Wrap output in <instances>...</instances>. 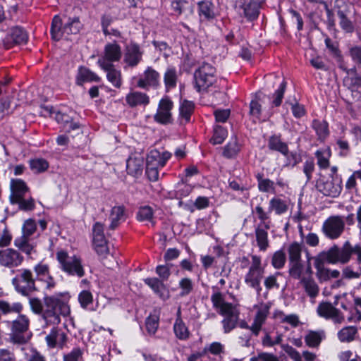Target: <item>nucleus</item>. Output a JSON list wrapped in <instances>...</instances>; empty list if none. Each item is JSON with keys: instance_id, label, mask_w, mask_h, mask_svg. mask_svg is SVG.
<instances>
[{"instance_id": "obj_46", "label": "nucleus", "mask_w": 361, "mask_h": 361, "mask_svg": "<svg viewBox=\"0 0 361 361\" xmlns=\"http://www.w3.org/2000/svg\"><path fill=\"white\" fill-rule=\"evenodd\" d=\"M283 336L276 332L275 336H272L270 332L265 331L264 335L262 338V344L264 347H273L275 345L280 344L282 342Z\"/></svg>"}, {"instance_id": "obj_24", "label": "nucleus", "mask_w": 361, "mask_h": 361, "mask_svg": "<svg viewBox=\"0 0 361 361\" xmlns=\"http://www.w3.org/2000/svg\"><path fill=\"white\" fill-rule=\"evenodd\" d=\"M213 307L218 310L220 314H225L231 310L235 308L233 304L227 302L224 300L223 294L219 291L215 292L211 296Z\"/></svg>"}, {"instance_id": "obj_10", "label": "nucleus", "mask_w": 361, "mask_h": 361, "mask_svg": "<svg viewBox=\"0 0 361 361\" xmlns=\"http://www.w3.org/2000/svg\"><path fill=\"white\" fill-rule=\"evenodd\" d=\"M345 230V221L343 216L336 215L329 216L324 222L322 231L324 235L331 239L335 240L341 236Z\"/></svg>"}, {"instance_id": "obj_8", "label": "nucleus", "mask_w": 361, "mask_h": 361, "mask_svg": "<svg viewBox=\"0 0 361 361\" xmlns=\"http://www.w3.org/2000/svg\"><path fill=\"white\" fill-rule=\"evenodd\" d=\"M216 70L211 64L202 63L195 71V86L198 92L207 90L216 81Z\"/></svg>"}, {"instance_id": "obj_2", "label": "nucleus", "mask_w": 361, "mask_h": 361, "mask_svg": "<svg viewBox=\"0 0 361 361\" xmlns=\"http://www.w3.org/2000/svg\"><path fill=\"white\" fill-rule=\"evenodd\" d=\"M69 312L68 305L60 299L54 297L44 298L42 317L47 324H57L61 322L60 315L66 316Z\"/></svg>"}, {"instance_id": "obj_17", "label": "nucleus", "mask_w": 361, "mask_h": 361, "mask_svg": "<svg viewBox=\"0 0 361 361\" xmlns=\"http://www.w3.org/2000/svg\"><path fill=\"white\" fill-rule=\"evenodd\" d=\"M173 107V102L168 97L162 98L158 105L157 113L154 119L159 123L168 124L172 122L171 110Z\"/></svg>"}, {"instance_id": "obj_44", "label": "nucleus", "mask_w": 361, "mask_h": 361, "mask_svg": "<svg viewBox=\"0 0 361 361\" xmlns=\"http://www.w3.org/2000/svg\"><path fill=\"white\" fill-rule=\"evenodd\" d=\"M173 331L176 338L182 341L187 340L190 335L188 328L183 320L175 321Z\"/></svg>"}, {"instance_id": "obj_37", "label": "nucleus", "mask_w": 361, "mask_h": 361, "mask_svg": "<svg viewBox=\"0 0 361 361\" xmlns=\"http://www.w3.org/2000/svg\"><path fill=\"white\" fill-rule=\"evenodd\" d=\"M324 338V331H309L305 336V342L310 348H317Z\"/></svg>"}, {"instance_id": "obj_23", "label": "nucleus", "mask_w": 361, "mask_h": 361, "mask_svg": "<svg viewBox=\"0 0 361 361\" xmlns=\"http://www.w3.org/2000/svg\"><path fill=\"white\" fill-rule=\"evenodd\" d=\"M144 281L161 299L166 300L169 298V290L162 281L157 278H147Z\"/></svg>"}, {"instance_id": "obj_11", "label": "nucleus", "mask_w": 361, "mask_h": 361, "mask_svg": "<svg viewBox=\"0 0 361 361\" xmlns=\"http://www.w3.org/2000/svg\"><path fill=\"white\" fill-rule=\"evenodd\" d=\"M29 319L23 314L19 315L18 318L12 322L11 340L16 343H26L30 336L27 331L29 329Z\"/></svg>"}, {"instance_id": "obj_45", "label": "nucleus", "mask_w": 361, "mask_h": 361, "mask_svg": "<svg viewBox=\"0 0 361 361\" xmlns=\"http://www.w3.org/2000/svg\"><path fill=\"white\" fill-rule=\"evenodd\" d=\"M240 150V145L235 136L231 137L228 143L225 146L224 155L228 158H232L238 154Z\"/></svg>"}, {"instance_id": "obj_28", "label": "nucleus", "mask_w": 361, "mask_h": 361, "mask_svg": "<svg viewBox=\"0 0 361 361\" xmlns=\"http://www.w3.org/2000/svg\"><path fill=\"white\" fill-rule=\"evenodd\" d=\"M299 283L302 286L306 294L311 299H314L319 295V287L313 279L312 275H310L306 278H302Z\"/></svg>"}, {"instance_id": "obj_1", "label": "nucleus", "mask_w": 361, "mask_h": 361, "mask_svg": "<svg viewBox=\"0 0 361 361\" xmlns=\"http://www.w3.org/2000/svg\"><path fill=\"white\" fill-rule=\"evenodd\" d=\"M56 259L60 269L68 276L82 278L85 271L81 257L76 255H70L63 250H59L56 253Z\"/></svg>"}, {"instance_id": "obj_25", "label": "nucleus", "mask_w": 361, "mask_h": 361, "mask_svg": "<svg viewBox=\"0 0 361 361\" xmlns=\"http://www.w3.org/2000/svg\"><path fill=\"white\" fill-rule=\"evenodd\" d=\"M126 219L125 208L121 205H116L111 208L109 215L111 221L109 228L116 229Z\"/></svg>"}, {"instance_id": "obj_20", "label": "nucleus", "mask_w": 361, "mask_h": 361, "mask_svg": "<svg viewBox=\"0 0 361 361\" xmlns=\"http://www.w3.org/2000/svg\"><path fill=\"white\" fill-rule=\"evenodd\" d=\"M288 274L291 278L298 279L299 281L302 278L312 275L313 271L310 263V258L308 257L306 262L300 261L288 264Z\"/></svg>"}, {"instance_id": "obj_60", "label": "nucleus", "mask_w": 361, "mask_h": 361, "mask_svg": "<svg viewBox=\"0 0 361 361\" xmlns=\"http://www.w3.org/2000/svg\"><path fill=\"white\" fill-rule=\"evenodd\" d=\"M250 361H280L279 358L272 353L260 352L256 355L250 357Z\"/></svg>"}, {"instance_id": "obj_54", "label": "nucleus", "mask_w": 361, "mask_h": 361, "mask_svg": "<svg viewBox=\"0 0 361 361\" xmlns=\"http://www.w3.org/2000/svg\"><path fill=\"white\" fill-rule=\"evenodd\" d=\"M286 261L285 252L283 250H278L273 254L271 265L276 269L283 268Z\"/></svg>"}, {"instance_id": "obj_12", "label": "nucleus", "mask_w": 361, "mask_h": 361, "mask_svg": "<svg viewBox=\"0 0 361 361\" xmlns=\"http://www.w3.org/2000/svg\"><path fill=\"white\" fill-rule=\"evenodd\" d=\"M92 245L94 250L102 258H105L109 252L107 240L104 234V224L96 222L92 228Z\"/></svg>"}, {"instance_id": "obj_13", "label": "nucleus", "mask_w": 361, "mask_h": 361, "mask_svg": "<svg viewBox=\"0 0 361 361\" xmlns=\"http://www.w3.org/2000/svg\"><path fill=\"white\" fill-rule=\"evenodd\" d=\"M122 56L121 47L116 42L107 43L104 48L102 55L99 58L97 64L99 67L113 66L120 61Z\"/></svg>"}, {"instance_id": "obj_22", "label": "nucleus", "mask_w": 361, "mask_h": 361, "mask_svg": "<svg viewBox=\"0 0 361 361\" xmlns=\"http://www.w3.org/2000/svg\"><path fill=\"white\" fill-rule=\"evenodd\" d=\"M10 188V200L12 204H14L15 201H19L20 197H24L28 192L27 186L21 179H12L11 180Z\"/></svg>"}, {"instance_id": "obj_34", "label": "nucleus", "mask_w": 361, "mask_h": 361, "mask_svg": "<svg viewBox=\"0 0 361 361\" xmlns=\"http://www.w3.org/2000/svg\"><path fill=\"white\" fill-rule=\"evenodd\" d=\"M143 159L141 157H130L127 160L128 173L133 176L140 174L143 169Z\"/></svg>"}, {"instance_id": "obj_9", "label": "nucleus", "mask_w": 361, "mask_h": 361, "mask_svg": "<svg viewBox=\"0 0 361 361\" xmlns=\"http://www.w3.org/2000/svg\"><path fill=\"white\" fill-rule=\"evenodd\" d=\"M317 190L326 196L336 197L342 190V180L339 176L321 178L317 183Z\"/></svg>"}, {"instance_id": "obj_63", "label": "nucleus", "mask_w": 361, "mask_h": 361, "mask_svg": "<svg viewBox=\"0 0 361 361\" xmlns=\"http://www.w3.org/2000/svg\"><path fill=\"white\" fill-rule=\"evenodd\" d=\"M82 358V351L80 348H74L63 356V361H81Z\"/></svg>"}, {"instance_id": "obj_3", "label": "nucleus", "mask_w": 361, "mask_h": 361, "mask_svg": "<svg viewBox=\"0 0 361 361\" xmlns=\"http://www.w3.org/2000/svg\"><path fill=\"white\" fill-rule=\"evenodd\" d=\"M35 278L29 269H20L12 279L16 290L23 296H28L37 290Z\"/></svg>"}, {"instance_id": "obj_4", "label": "nucleus", "mask_w": 361, "mask_h": 361, "mask_svg": "<svg viewBox=\"0 0 361 361\" xmlns=\"http://www.w3.org/2000/svg\"><path fill=\"white\" fill-rule=\"evenodd\" d=\"M171 156V153L166 151L160 152L154 149L149 152L147 157L146 173L150 180L156 181L158 180L159 169L165 166Z\"/></svg>"}, {"instance_id": "obj_18", "label": "nucleus", "mask_w": 361, "mask_h": 361, "mask_svg": "<svg viewBox=\"0 0 361 361\" xmlns=\"http://www.w3.org/2000/svg\"><path fill=\"white\" fill-rule=\"evenodd\" d=\"M160 75L157 71L151 66L147 67L137 80L138 87L148 90L150 87L156 88L159 85Z\"/></svg>"}, {"instance_id": "obj_15", "label": "nucleus", "mask_w": 361, "mask_h": 361, "mask_svg": "<svg viewBox=\"0 0 361 361\" xmlns=\"http://www.w3.org/2000/svg\"><path fill=\"white\" fill-rule=\"evenodd\" d=\"M317 313L320 317L331 319L334 324H341L345 320L343 313L329 302H321L317 307Z\"/></svg>"}, {"instance_id": "obj_64", "label": "nucleus", "mask_w": 361, "mask_h": 361, "mask_svg": "<svg viewBox=\"0 0 361 361\" xmlns=\"http://www.w3.org/2000/svg\"><path fill=\"white\" fill-rule=\"evenodd\" d=\"M283 350L288 356L294 361H302V357L298 351H297L292 346L286 344L282 345Z\"/></svg>"}, {"instance_id": "obj_47", "label": "nucleus", "mask_w": 361, "mask_h": 361, "mask_svg": "<svg viewBox=\"0 0 361 361\" xmlns=\"http://www.w3.org/2000/svg\"><path fill=\"white\" fill-rule=\"evenodd\" d=\"M195 104L192 102L183 100L180 105V116L182 119L188 123L190 120V116L193 113Z\"/></svg>"}, {"instance_id": "obj_29", "label": "nucleus", "mask_w": 361, "mask_h": 361, "mask_svg": "<svg viewBox=\"0 0 361 361\" xmlns=\"http://www.w3.org/2000/svg\"><path fill=\"white\" fill-rule=\"evenodd\" d=\"M269 229V228H265L262 226H257L255 227L256 241L260 251H266L269 246L267 232Z\"/></svg>"}, {"instance_id": "obj_32", "label": "nucleus", "mask_w": 361, "mask_h": 361, "mask_svg": "<svg viewBox=\"0 0 361 361\" xmlns=\"http://www.w3.org/2000/svg\"><path fill=\"white\" fill-rule=\"evenodd\" d=\"M288 210V204L286 200L279 197H273L269 202V212H274L276 215H282Z\"/></svg>"}, {"instance_id": "obj_41", "label": "nucleus", "mask_w": 361, "mask_h": 361, "mask_svg": "<svg viewBox=\"0 0 361 361\" xmlns=\"http://www.w3.org/2000/svg\"><path fill=\"white\" fill-rule=\"evenodd\" d=\"M63 27L59 16H55L53 18L51 26V35L53 39L59 41L64 37Z\"/></svg>"}, {"instance_id": "obj_53", "label": "nucleus", "mask_w": 361, "mask_h": 361, "mask_svg": "<svg viewBox=\"0 0 361 361\" xmlns=\"http://www.w3.org/2000/svg\"><path fill=\"white\" fill-rule=\"evenodd\" d=\"M37 230V224L34 219H28L25 220L22 226V235L20 237H25L30 238Z\"/></svg>"}, {"instance_id": "obj_56", "label": "nucleus", "mask_w": 361, "mask_h": 361, "mask_svg": "<svg viewBox=\"0 0 361 361\" xmlns=\"http://www.w3.org/2000/svg\"><path fill=\"white\" fill-rule=\"evenodd\" d=\"M30 166L35 173H42L48 169L49 164L44 159H34L30 161Z\"/></svg>"}, {"instance_id": "obj_57", "label": "nucleus", "mask_w": 361, "mask_h": 361, "mask_svg": "<svg viewBox=\"0 0 361 361\" xmlns=\"http://www.w3.org/2000/svg\"><path fill=\"white\" fill-rule=\"evenodd\" d=\"M159 317L149 315L146 319V329L149 334H154L159 327Z\"/></svg>"}, {"instance_id": "obj_51", "label": "nucleus", "mask_w": 361, "mask_h": 361, "mask_svg": "<svg viewBox=\"0 0 361 361\" xmlns=\"http://www.w3.org/2000/svg\"><path fill=\"white\" fill-rule=\"evenodd\" d=\"M23 310V305L20 302H13L12 304L1 300L0 310L3 314H7L10 313H20Z\"/></svg>"}, {"instance_id": "obj_27", "label": "nucleus", "mask_w": 361, "mask_h": 361, "mask_svg": "<svg viewBox=\"0 0 361 361\" xmlns=\"http://www.w3.org/2000/svg\"><path fill=\"white\" fill-rule=\"evenodd\" d=\"M222 315L224 316V319L221 321L224 332L228 334L235 328L239 317V312L235 307Z\"/></svg>"}, {"instance_id": "obj_49", "label": "nucleus", "mask_w": 361, "mask_h": 361, "mask_svg": "<svg viewBox=\"0 0 361 361\" xmlns=\"http://www.w3.org/2000/svg\"><path fill=\"white\" fill-rule=\"evenodd\" d=\"M255 211L257 216V218L260 221V223L257 226H262V227H264L265 228H271V221H270V216H269L270 212H269V211L266 212L261 205L256 206Z\"/></svg>"}, {"instance_id": "obj_48", "label": "nucleus", "mask_w": 361, "mask_h": 361, "mask_svg": "<svg viewBox=\"0 0 361 361\" xmlns=\"http://www.w3.org/2000/svg\"><path fill=\"white\" fill-rule=\"evenodd\" d=\"M258 182V189L262 192L276 193L274 182L269 178H264L262 175L258 174L257 176Z\"/></svg>"}, {"instance_id": "obj_43", "label": "nucleus", "mask_w": 361, "mask_h": 361, "mask_svg": "<svg viewBox=\"0 0 361 361\" xmlns=\"http://www.w3.org/2000/svg\"><path fill=\"white\" fill-rule=\"evenodd\" d=\"M178 80L177 71L174 67H168L164 75V81L167 90L174 88Z\"/></svg>"}, {"instance_id": "obj_58", "label": "nucleus", "mask_w": 361, "mask_h": 361, "mask_svg": "<svg viewBox=\"0 0 361 361\" xmlns=\"http://www.w3.org/2000/svg\"><path fill=\"white\" fill-rule=\"evenodd\" d=\"M338 16L340 19V25L343 30L347 32H352L354 30L352 22L347 18L343 11L339 10L338 11Z\"/></svg>"}, {"instance_id": "obj_14", "label": "nucleus", "mask_w": 361, "mask_h": 361, "mask_svg": "<svg viewBox=\"0 0 361 361\" xmlns=\"http://www.w3.org/2000/svg\"><path fill=\"white\" fill-rule=\"evenodd\" d=\"M314 265L316 269V276L320 283L326 282L331 279L340 276V271L336 269H330L325 267L327 260L319 253L314 258Z\"/></svg>"}, {"instance_id": "obj_16", "label": "nucleus", "mask_w": 361, "mask_h": 361, "mask_svg": "<svg viewBox=\"0 0 361 361\" xmlns=\"http://www.w3.org/2000/svg\"><path fill=\"white\" fill-rule=\"evenodd\" d=\"M235 8L248 20L256 19L259 13V4L254 0H236Z\"/></svg>"}, {"instance_id": "obj_52", "label": "nucleus", "mask_w": 361, "mask_h": 361, "mask_svg": "<svg viewBox=\"0 0 361 361\" xmlns=\"http://www.w3.org/2000/svg\"><path fill=\"white\" fill-rule=\"evenodd\" d=\"M312 128L315 130L319 140H324L329 135L328 124L324 121L314 120Z\"/></svg>"}, {"instance_id": "obj_38", "label": "nucleus", "mask_w": 361, "mask_h": 361, "mask_svg": "<svg viewBox=\"0 0 361 361\" xmlns=\"http://www.w3.org/2000/svg\"><path fill=\"white\" fill-rule=\"evenodd\" d=\"M331 152L329 147L319 149L315 152L317 159V165L321 169H326L330 166L329 159Z\"/></svg>"}, {"instance_id": "obj_6", "label": "nucleus", "mask_w": 361, "mask_h": 361, "mask_svg": "<svg viewBox=\"0 0 361 361\" xmlns=\"http://www.w3.org/2000/svg\"><path fill=\"white\" fill-rule=\"evenodd\" d=\"M252 262L247 273L245 276V283L256 290L257 294L262 291L261 281L264 276V267L262 266L261 257L257 255L251 256Z\"/></svg>"}, {"instance_id": "obj_30", "label": "nucleus", "mask_w": 361, "mask_h": 361, "mask_svg": "<svg viewBox=\"0 0 361 361\" xmlns=\"http://www.w3.org/2000/svg\"><path fill=\"white\" fill-rule=\"evenodd\" d=\"M198 13L201 18L211 20L215 17V6L209 0H204L198 3Z\"/></svg>"}, {"instance_id": "obj_50", "label": "nucleus", "mask_w": 361, "mask_h": 361, "mask_svg": "<svg viewBox=\"0 0 361 361\" xmlns=\"http://www.w3.org/2000/svg\"><path fill=\"white\" fill-rule=\"evenodd\" d=\"M14 245L26 255H30L34 250V245L30 243V238L25 237H18L14 240Z\"/></svg>"}, {"instance_id": "obj_59", "label": "nucleus", "mask_w": 361, "mask_h": 361, "mask_svg": "<svg viewBox=\"0 0 361 361\" xmlns=\"http://www.w3.org/2000/svg\"><path fill=\"white\" fill-rule=\"evenodd\" d=\"M179 286L181 289L180 295L182 297L190 294L193 289L192 282L188 278L182 279L179 282Z\"/></svg>"}, {"instance_id": "obj_31", "label": "nucleus", "mask_w": 361, "mask_h": 361, "mask_svg": "<svg viewBox=\"0 0 361 361\" xmlns=\"http://www.w3.org/2000/svg\"><path fill=\"white\" fill-rule=\"evenodd\" d=\"M106 73V78L114 87L120 88L122 85L121 72L115 68V66H109L106 67H100Z\"/></svg>"}, {"instance_id": "obj_21", "label": "nucleus", "mask_w": 361, "mask_h": 361, "mask_svg": "<svg viewBox=\"0 0 361 361\" xmlns=\"http://www.w3.org/2000/svg\"><path fill=\"white\" fill-rule=\"evenodd\" d=\"M143 51L135 43H130L126 47L123 61L130 67H135L142 61Z\"/></svg>"}, {"instance_id": "obj_61", "label": "nucleus", "mask_w": 361, "mask_h": 361, "mask_svg": "<svg viewBox=\"0 0 361 361\" xmlns=\"http://www.w3.org/2000/svg\"><path fill=\"white\" fill-rule=\"evenodd\" d=\"M34 270L36 273L37 279L42 280L44 279L45 277L47 278V276H49V269L48 265L39 263L35 266Z\"/></svg>"}, {"instance_id": "obj_39", "label": "nucleus", "mask_w": 361, "mask_h": 361, "mask_svg": "<svg viewBox=\"0 0 361 361\" xmlns=\"http://www.w3.org/2000/svg\"><path fill=\"white\" fill-rule=\"evenodd\" d=\"M8 42L14 44L25 43L27 41V35L21 27H13L7 37Z\"/></svg>"}, {"instance_id": "obj_19", "label": "nucleus", "mask_w": 361, "mask_h": 361, "mask_svg": "<svg viewBox=\"0 0 361 361\" xmlns=\"http://www.w3.org/2000/svg\"><path fill=\"white\" fill-rule=\"evenodd\" d=\"M23 255L16 250L6 248L0 250V265L13 268L20 266L23 262Z\"/></svg>"}, {"instance_id": "obj_7", "label": "nucleus", "mask_w": 361, "mask_h": 361, "mask_svg": "<svg viewBox=\"0 0 361 361\" xmlns=\"http://www.w3.org/2000/svg\"><path fill=\"white\" fill-rule=\"evenodd\" d=\"M256 310L251 325H248L247 322L243 320L239 323V327L247 329L252 332L254 336H258L262 326L269 314L270 305L267 303H262L259 305H255Z\"/></svg>"}, {"instance_id": "obj_33", "label": "nucleus", "mask_w": 361, "mask_h": 361, "mask_svg": "<svg viewBox=\"0 0 361 361\" xmlns=\"http://www.w3.org/2000/svg\"><path fill=\"white\" fill-rule=\"evenodd\" d=\"M268 147L271 150L280 152L283 156H288L289 152L288 145L276 135L271 136L269 138Z\"/></svg>"}, {"instance_id": "obj_35", "label": "nucleus", "mask_w": 361, "mask_h": 361, "mask_svg": "<svg viewBox=\"0 0 361 361\" xmlns=\"http://www.w3.org/2000/svg\"><path fill=\"white\" fill-rule=\"evenodd\" d=\"M99 77L87 68L80 67L76 77V83L82 85L85 82L99 81Z\"/></svg>"}, {"instance_id": "obj_40", "label": "nucleus", "mask_w": 361, "mask_h": 361, "mask_svg": "<svg viewBox=\"0 0 361 361\" xmlns=\"http://www.w3.org/2000/svg\"><path fill=\"white\" fill-rule=\"evenodd\" d=\"M357 334V329L353 326H348L342 328L337 334L341 342L350 343L355 340Z\"/></svg>"}, {"instance_id": "obj_5", "label": "nucleus", "mask_w": 361, "mask_h": 361, "mask_svg": "<svg viewBox=\"0 0 361 361\" xmlns=\"http://www.w3.org/2000/svg\"><path fill=\"white\" fill-rule=\"evenodd\" d=\"M319 254L327 260L328 264H346L351 258L352 245L349 241H346L341 247L335 245L326 251L319 252Z\"/></svg>"}, {"instance_id": "obj_36", "label": "nucleus", "mask_w": 361, "mask_h": 361, "mask_svg": "<svg viewBox=\"0 0 361 361\" xmlns=\"http://www.w3.org/2000/svg\"><path fill=\"white\" fill-rule=\"evenodd\" d=\"M66 339L63 332L56 328H53L51 332L46 336V341L50 348H54L58 345H62Z\"/></svg>"}, {"instance_id": "obj_62", "label": "nucleus", "mask_w": 361, "mask_h": 361, "mask_svg": "<svg viewBox=\"0 0 361 361\" xmlns=\"http://www.w3.org/2000/svg\"><path fill=\"white\" fill-rule=\"evenodd\" d=\"M137 216L139 221H149L153 216L152 209L148 206L142 207L139 209Z\"/></svg>"}, {"instance_id": "obj_26", "label": "nucleus", "mask_w": 361, "mask_h": 361, "mask_svg": "<svg viewBox=\"0 0 361 361\" xmlns=\"http://www.w3.org/2000/svg\"><path fill=\"white\" fill-rule=\"evenodd\" d=\"M126 102L130 107L138 105H147L149 103V97L144 92L131 91L126 96Z\"/></svg>"}, {"instance_id": "obj_55", "label": "nucleus", "mask_w": 361, "mask_h": 361, "mask_svg": "<svg viewBox=\"0 0 361 361\" xmlns=\"http://www.w3.org/2000/svg\"><path fill=\"white\" fill-rule=\"evenodd\" d=\"M227 130L220 126H216L214 130V135L211 142L214 145L221 144L227 137Z\"/></svg>"}, {"instance_id": "obj_42", "label": "nucleus", "mask_w": 361, "mask_h": 361, "mask_svg": "<svg viewBox=\"0 0 361 361\" xmlns=\"http://www.w3.org/2000/svg\"><path fill=\"white\" fill-rule=\"evenodd\" d=\"M302 245L298 243H291L288 248V264L302 261Z\"/></svg>"}]
</instances>
